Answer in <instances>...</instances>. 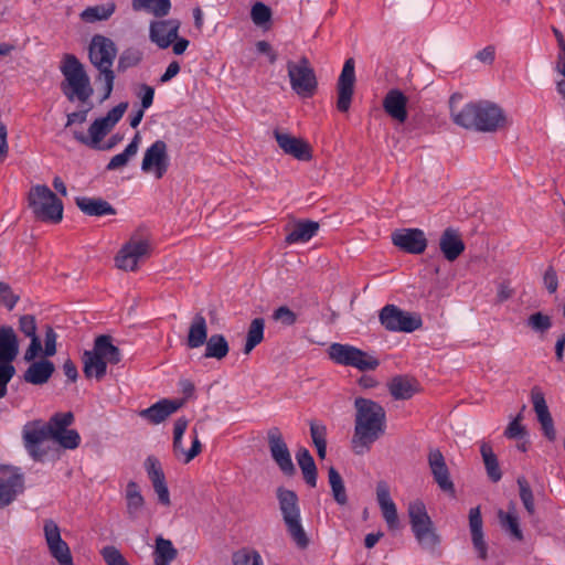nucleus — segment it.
Returning a JSON list of instances; mask_svg holds the SVG:
<instances>
[{"label": "nucleus", "mask_w": 565, "mask_h": 565, "mask_svg": "<svg viewBox=\"0 0 565 565\" xmlns=\"http://www.w3.org/2000/svg\"><path fill=\"white\" fill-rule=\"evenodd\" d=\"M273 319L281 322L284 326L289 327L296 323L297 315L287 306H281L274 311Z\"/></svg>", "instance_id": "61"}, {"label": "nucleus", "mask_w": 565, "mask_h": 565, "mask_svg": "<svg viewBox=\"0 0 565 565\" xmlns=\"http://www.w3.org/2000/svg\"><path fill=\"white\" fill-rule=\"evenodd\" d=\"M328 477L335 502L340 505H344L348 502V495L342 477L334 467L329 468Z\"/></svg>", "instance_id": "48"}, {"label": "nucleus", "mask_w": 565, "mask_h": 565, "mask_svg": "<svg viewBox=\"0 0 565 565\" xmlns=\"http://www.w3.org/2000/svg\"><path fill=\"white\" fill-rule=\"evenodd\" d=\"M328 354L334 363L352 366L362 372L373 371L380 365L377 358L350 344L332 343Z\"/></svg>", "instance_id": "10"}, {"label": "nucleus", "mask_w": 565, "mask_h": 565, "mask_svg": "<svg viewBox=\"0 0 565 565\" xmlns=\"http://www.w3.org/2000/svg\"><path fill=\"white\" fill-rule=\"evenodd\" d=\"M141 60L142 53L137 49L129 47L120 54L117 70L118 72H125L126 70L138 65Z\"/></svg>", "instance_id": "54"}, {"label": "nucleus", "mask_w": 565, "mask_h": 565, "mask_svg": "<svg viewBox=\"0 0 565 565\" xmlns=\"http://www.w3.org/2000/svg\"><path fill=\"white\" fill-rule=\"evenodd\" d=\"M19 354V340L10 326L0 327V398L8 392V383L15 374L12 364Z\"/></svg>", "instance_id": "9"}, {"label": "nucleus", "mask_w": 565, "mask_h": 565, "mask_svg": "<svg viewBox=\"0 0 565 565\" xmlns=\"http://www.w3.org/2000/svg\"><path fill=\"white\" fill-rule=\"evenodd\" d=\"M76 206L87 216H105L115 215L116 209L102 198L77 196L75 198Z\"/></svg>", "instance_id": "33"}, {"label": "nucleus", "mask_w": 565, "mask_h": 565, "mask_svg": "<svg viewBox=\"0 0 565 565\" xmlns=\"http://www.w3.org/2000/svg\"><path fill=\"white\" fill-rule=\"evenodd\" d=\"M36 319L33 315H23L20 317L19 330L31 340L24 352V360L26 362L35 360L42 352V342L36 334Z\"/></svg>", "instance_id": "28"}, {"label": "nucleus", "mask_w": 565, "mask_h": 565, "mask_svg": "<svg viewBox=\"0 0 565 565\" xmlns=\"http://www.w3.org/2000/svg\"><path fill=\"white\" fill-rule=\"evenodd\" d=\"M65 82L62 84V90L70 102L75 98L82 103L87 102L94 93L83 64L73 54H66L60 66Z\"/></svg>", "instance_id": "6"}, {"label": "nucleus", "mask_w": 565, "mask_h": 565, "mask_svg": "<svg viewBox=\"0 0 565 565\" xmlns=\"http://www.w3.org/2000/svg\"><path fill=\"white\" fill-rule=\"evenodd\" d=\"M115 72L114 71H104L103 73H98L96 81L103 82V90L104 94L100 98V103L108 99L111 95V92L114 89V83H115Z\"/></svg>", "instance_id": "59"}, {"label": "nucleus", "mask_w": 565, "mask_h": 565, "mask_svg": "<svg viewBox=\"0 0 565 565\" xmlns=\"http://www.w3.org/2000/svg\"><path fill=\"white\" fill-rule=\"evenodd\" d=\"M296 458L302 471L306 483L312 488L316 487L317 466L310 451L307 448H300L296 454Z\"/></svg>", "instance_id": "39"}, {"label": "nucleus", "mask_w": 565, "mask_h": 565, "mask_svg": "<svg viewBox=\"0 0 565 565\" xmlns=\"http://www.w3.org/2000/svg\"><path fill=\"white\" fill-rule=\"evenodd\" d=\"M205 344L204 358L206 359H224L230 352V345L223 334L215 333L207 338Z\"/></svg>", "instance_id": "42"}, {"label": "nucleus", "mask_w": 565, "mask_h": 565, "mask_svg": "<svg viewBox=\"0 0 565 565\" xmlns=\"http://www.w3.org/2000/svg\"><path fill=\"white\" fill-rule=\"evenodd\" d=\"M102 555L107 565H130L115 546H105Z\"/></svg>", "instance_id": "58"}, {"label": "nucleus", "mask_w": 565, "mask_h": 565, "mask_svg": "<svg viewBox=\"0 0 565 565\" xmlns=\"http://www.w3.org/2000/svg\"><path fill=\"white\" fill-rule=\"evenodd\" d=\"M407 103L405 94L397 89H390L383 98V108L385 113L398 122H405L407 119Z\"/></svg>", "instance_id": "29"}, {"label": "nucleus", "mask_w": 565, "mask_h": 565, "mask_svg": "<svg viewBox=\"0 0 565 565\" xmlns=\"http://www.w3.org/2000/svg\"><path fill=\"white\" fill-rule=\"evenodd\" d=\"M74 423L72 412L55 413L47 423L41 419L28 422L22 428V441L29 456L34 461H43L49 454V447L44 444L63 434Z\"/></svg>", "instance_id": "3"}, {"label": "nucleus", "mask_w": 565, "mask_h": 565, "mask_svg": "<svg viewBox=\"0 0 565 565\" xmlns=\"http://www.w3.org/2000/svg\"><path fill=\"white\" fill-rule=\"evenodd\" d=\"M43 532L51 556L60 565H74L71 550L62 539L57 523L52 519L44 520Z\"/></svg>", "instance_id": "16"}, {"label": "nucleus", "mask_w": 565, "mask_h": 565, "mask_svg": "<svg viewBox=\"0 0 565 565\" xmlns=\"http://www.w3.org/2000/svg\"><path fill=\"white\" fill-rule=\"evenodd\" d=\"M117 55V46L115 42L104 35L96 34L92 38L88 47V57L90 63L98 70L113 71V64Z\"/></svg>", "instance_id": "14"}, {"label": "nucleus", "mask_w": 565, "mask_h": 565, "mask_svg": "<svg viewBox=\"0 0 565 565\" xmlns=\"http://www.w3.org/2000/svg\"><path fill=\"white\" fill-rule=\"evenodd\" d=\"M439 248L448 262H455L465 250V243L454 227H447L440 235Z\"/></svg>", "instance_id": "30"}, {"label": "nucleus", "mask_w": 565, "mask_h": 565, "mask_svg": "<svg viewBox=\"0 0 565 565\" xmlns=\"http://www.w3.org/2000/svg\"><path fill=\"white\" fill-rule=\"evenodd\" d=\"M192 445L189 450H184L182 445V438L179 437L175 439V436H173V454L177 458L182 459L184 463H189L191 460H193L201 451H202V444L199 439L198 431L195 428L192 430Z\"/></svg>", "instance_id": "40"}, {"label": "nucleus", "mask_w": 565, "mask_h": 565, "mask_svg": "<svg viewBox=\"0 0 565 565\" xmlns=\"http://www.w3.org/2000/svg\"><path fill=\"white\" fill-rule=\"evenodd\" d=\"M31 364L23 373V380L26 383L33 385H43L49 382L53 373L55 372V365L47 359H41L39 361H30Z\"/></svg>", "instance_id": "32"}, {"label": "nucleus", "mask_w": 565, "mask_h": 565, "mask_svg": "<svg viewBox=\"0 0 565 565\" xmlns=\"http://www.w3.org/2000/svg\"><path fill=\"white\" fill-rule=\"evenodd\" d=\"M355 79L354 60L350 57L344 62L337 83V108L341 113H347L350 109Z\"/></svg>", "instance_id": "18"}, {"label": "nucleus", "mask_w": 565, "mask_h": 565, "mask_svg": "<svg viewBox=\"0 0 565 565\" xmlns=\"http://www.w3.org/2000/svg\"><path fill=\"white\" fill-rule=\"evenodd\" d=\"M376 499L388 529H398L399 520L396 505L391 499L390 490L385 482H379L376 488Z\"/></svg>", "instance_id": "31"}, {"label": "nucleus", "mask_w": 565, "mask_h": 565, "mask_svg": "<svg viewBox=\"0 0 565 565\" xmlns=\"http://www.w3.org/2000/svg\"><path fill=\"white\" fill-rule=\"evenodd\" d=\"M169 168L168 146L163 140H156L145 151L141 162L143 172L153 171L157 179H161Z\"/></svg>", "instance_id": "19"}, {"label": "nucleus", "mask_w": 565, "mask_h": 565, "mask_svg": "<svg viewBox=\"0 0 565 565\" xmlns=\"http://www.w3.org/2000/svg\"><path fill=\"white\" fill-rule=\"evenodd\" d=\"M460 99L459 94L451 95L449 99L450 116L457 126L479 132H494L504 126V113L497 104L478 100L459 108L457 102Z\"/></svg>", "instance_id": "2"}, {"label": "nucleus", "mask_w": 565, "mask_h": 565, "mask_svg": "<svg viewBox=\"0 0 565 565\" xmlns=\"http://www.w3.org/2000/svg\"><path fill=\"white\" fill-rule=\"evenodd\" d=\"M143 466L153 490L158 495V502L164 507H169L171 504L170 492L159 459L154 456H148Z\"/></svg>", "instance_id": "22"}, {"label": "nucleus", "mask_w": 565, "mask_h": 565, "mask_svg": "<svg viewBox=\"0 0 565 565\" xmlns=\"http://www.w3.org/2000/svg\"><path fill=\"white\" fill-rule=\"evenodd\" d=\"M128 108V103L122 102L119 103L117 106L111 108L106 116L102 117L103 119H106V122L114 128L116 124L122 118L125 111Z\"/></svg>", "instance_id": "62"}, {"label": "nucleus", "mask_w": 565, "mask_h": 565, "mask_svg": "<svg viewBox=\"0 0 565 565\" xmlns=\"http://www.w3.org/2000/svg\"><path fill=\"white\" fill-rule=\"evenodd\" d=\"M427 460L434 481L440 490L455 494V484L450 479L449 469L441 451L438 448L430 449Z\"/></svg>", "instance_id": "23"}, {"label": "nucleus", "mask_w": 565, "mask_h": 565, "mask_svg": "<svg viewBox=\"0 0 565 565\" xmlns=\"http://www.w3.org/2000/svg\"><path fill=\"white\" fill-rule=\"evenodd\" d=\"M207 340V323L202 313H196L189 327L186 347L196 349L202 347Z\"/></svg>", "instance_id": "36"}, {"label": "nucleus", "mask_w": 565, "mask_h": 565, "mask_svg": "<svg viewBox=\"0 0 565 565\" xmlns=\"http://www.w3.org/2000/svg\"><path fill=\"white\" fill-rule=\"evenodd\" d=\"M520 499L530 515L535 513V504L532 489L524 477H519L518 480Z\"/></svg>", "instance_id": "53"}, {"label": "nucleus", "mask_w": 565, "mask_h": 565, "mask_svg": "<svg viewBox=\"0 0 565 565\" xmlns=\"http://www.w3.org/2000/svg\"><path fill=\"white\" fill-rule=\"evenodd\" d=\"M44 331V349L42 348L41 354L45 358H51L56 354L57 334L50 324H45Z\"/></svg>", "instance_id": "57"}, {"label": "nucleus", "mask_w": 565, "mask_h": 565, "mask_svg": "<svg viewBox=\"0 0 565 565\" xmlns=\"http://www.w3.org/2000/svg\"><path fill=\"white\" fill-rule=\"evenodd\" d=\"M20 297L14 295L11 287L0 281V305H3L8 310H12Z\"/></svg>", "instance_id": "60"}, {"label": "nucleus", "mask_w": 565, "mask_h": 565, "mask_svg": "<svg viewBox=\"0 0 565 565\" xmlns=\"http://www.w3.org/2000/svg\"><path fill=\"white\" fill-rule=\"evenodd\" d=\"M267 440L273 460L276 462L284 475L289 477L292 476L296 472V468L280 429L278 427H271L267 431Z\"/></svg>", "instance_id": "17"}, {"label": "nucleus", "mask_w": 565, "mask_h": 565, "mask_svg": "<svg viewBox=\"0 0 565 565\" xmlns=\"http://www.w3.org/2000/svg\"><path fill=\"white\" fill-rule=\"evenodd\" d=\"M276 498L288 535L298 548H307L310 540L301 522V510L298 494L292 490L278 487L276 489Z\"/></svg>", "instance_id": "5"}, {"label": "nucleus", "mask_w": 565, "mask_h": 565, "mask_svg": "<svg viewBox=\"0 0 565 565\" xmlns=\"http://www.w3.org/2000/svg\"><path fill=\"white\" fill-rule=\"evenodd\" d=\"M183 399L163 398L138 414L151 425H159L183 406Z\"/></svg>", "instance_id": "26"}, {"label": "nucleus", "mask_w": 565, "mask_h": 565, "mask_svg": "<svg viewBox=\"0 0 565 565\" xmlns=\"http://www.w3.org/2000/svg\"><path fill=\"white\" fill-rule=\"evenodd\" d=\"M178 555L170 540L158 536L153 552L154 565H169Z\"/></svg>", "instance_id": "44"}, {"label": "nucleus", "mask_w": 565, "mask_h": 565, "mask_svg": "<svg viewBox=\"0 0 565 565\" xmlns=\"http://www.w3.org/2000/svg\"><path fill=\"white\" fill-rule=\"evenodd\" d=\"M274 136L279 148L286 154L292 156L300 161H309L311 159L312 156L310 146L301 138L294 137L279 130H275Z\"/></svg>", "instance_id": "25"}, {"label": "nucleus", "mask_w": 565, "mask_h": 565, "mask_svg": "<svg viewBox=\"0 0 565 565\" xmlns=\"http://www.w3.org/2000/svg\"><path fill=\"white\" fill-rule=\"evenodd\" d=\"M482 518L479 507L471 508L469 511V527L471 532V541L475 550L478 552V556L481 559H486L488 556V546L484 542L482 531Z\"/></svg>", "instance_id": "34"}, {"label": "nucleus", "mask_w": 565, "mask_h": 565, "mask_svg": "<svg viewBox=\"0 0 565 565\" xmlns=\"http://www.w3.org/2000/svg\"><path fill=\"white\" fill-rule=\"evenodd\" d=\"M310 435L313 445L327 444V427L323 424L310 422Z\"/></svg>", "instance_id": "63"}, {"label": "nucleus", "mask_w": 565, "mask_h": 565, "mask_svg": "<svg viewBox=\"0 0 565 565\" xmlns=\"http://www.w3.org/2000/svg\"><path fill=\"white\" fill-rule=\"evenodd\" d=\"M145 505L139 486L135 481H129L126 486V508L130 520H137Z\"/></svg>", "instance_id": "37"}, {"label": "nucleus", "mask_w": 565, "mask_h": 565, "mask_svg": "<svg viewBox=\"0 0 565 565\" xmlns=\"http://www.w3.org/2000/svg\"><path fill=\"white\" fill-rule=\"evenodd\" d=\"M287 72L292 90L303 97H312L318 87L313 67L308 57L301 56L298 62L288 61Z\"/></svg>", "instance_id": "11"}, {"label": "nucleus", "mask_w": 565, "mask_h": 565, "mask_svg": "<svg viewBox=\"0 0 565 565\" xmlns=\"http://www.w3.org/2000/svg\"><path fill=\"white\" fill-rule=\"evenodd\" d=\"M143 466L153 490L158 495V502L164 507H169L171 504L170 492L159 459L154 456H148Z\"/></svg>", "instance_id": "21"}, {"label": "nucleus", "mask_w": 565, "mask_h": 565, "mask_svg": "<svg viewBox=\"0 0 565 565\" xmlns=\"http://www.w3.org/2000/svg\"><path fill=\"white\" fill-rule=\"evenodd\" d=\"M526 326L532 331L544 334L552 328V318L548 315L537 311L529 316Z\"/></svg>", "instance_id": "51"}, {"label": "nucleus", "mask_w": 565, "mask_h": 565, "mask_svg": "<svg viewBox=\"0 0 565 565\" xmlns=\"http://www.w3.org/2000/svg\"><path fill=\"white\" fill-rule=\"evenodd\" d=\"M408 516L412 531L420 547L428 552H434L440 542L436 533L433 521L427 513L423 501L415 500L408 504Z\"/></svg>", "instance_id": "7"}, {"label": "nucleus", "mask_w": 565, "mask_h": 565, "mask_svg": "<svg viewBox=\"0 0 565 565\" xmlns=\"http://www.w3.org/2000/svg\"><path fill=\"white\" fill-rule=\"evenodd\" d=\"M392 242L408 254H422L427 247V238L419 228H401L392 233Z\"/></svg>", "instance_id": "20"}, {"label": "nucleus", "mask_w": 565, "mask_h": 565, "mask_svg": "<svg viewBox=\"0 0 565 565\" xmlns=\"http://www.w3.org/2000/svg\"><path fill=\"white\" fill-rule=\"evenodd\" d=\"M531 401L539 422L552 417L545 401L544 393L539 386H534L531 390Z\"/></svg>", "instance_id": "50"}, {"label": "nucleus", "mask_w": 565, "mask_h": 565, "mask_svg": "<svg viewBox=\"0 0 565 565\" xmlns=\"http://www.w3.org/2000/svg\"><path fill=\"white\" fill-rule=\"evenodd\" d=\"M29 206L39 221L55 224L63 218V203L46 185L38 184L30 190Z\"/></svg>", "instance_id": "8"}, {"label": "nucleus", "mask_w": 565, "mask_h": 565, "mask_svg": "<svg viewBox=\"0 0 565 565\" xmlns=\"http://www.w3.org/2000/svg\"><path fill=\"white\" fill-rule=\"evenodd\" d=\"M140 142V136L139 134H136L132 140L128 143V146L125 148V150L116 156H114L108 164L106 166V169L108 171H114L117 169H120L129 162V159L137 154L138 148Z\"/></svg>", "instance_id": "45"}, {"label": "nucleus", "mask_w": 565, "mask_h": 565, "mask_svg": "<svg viewBox=\"0 0 565 565\" xmlns=\"http://www.w3.org/2000/svg\"><path fill=\"white\" fill-rule=\"evenodd\" d=\"M120 361V350L111 343V337L98 335L93 349L84 351L82 355L84 375L100 381L107 373V364L115 365Z\"/></svg>", "instance_id": "4"}, {"label": "nucleus", "mask_w": 565, "mask_h": 565, "mask_svg": "<svg viewBox=\"0 0 565 565\" xmlns=\"http://www.w3.org/2000/svg\"><path fill=\"white\" fill-rule=\"evenodd\" d=\"M131 8L134 11H146L157 18H163L171 10L170 0H132Z\"/></svg>", "instance_id": "38"}, {"label": "nucleus", "mask_w": 565, "mask_h": 565, "mask_svg": "<svg viewBox=\"0 0 565 565\" xmlns=\"http://www.w3.org/2000/svg\"><path fill=\"white\" fill-rule=\"evenodd\" d=\"M264 328L265 321L263 318H255L254 320H252L247 331L246 342L244 347L245 354H249L252 350L263 341Z\"/></svg>", "instance_id": "47"}, {"label": "nucleus", "mask_w": 565, "mask_h": 565, "mask_svg": "<svg viewBox=\"0 0 565 565\" xmlns=\"http://www.w3.org/2000/svg\"><path fill=\"white\" fill-rule=\"evenodd\" d=\"M24 490V476L20 468L0 465V509L10 505Z\"/></svg>", "instance_id": "13"}, {"label": "nucleus", "mask_w": 565, "mask_h": 565, "mask_svg": "<svg viewBox=\"0 0 565 565\" xmlns=\"http://www.w3.org/2000/svg\"><path fill=\"white\" fill-rule=\"evenodd\" d=\"M250 18L254 24L260 26L271 19V10L263 2H256L250 10Z\"/></svg>", "instance_id": "56"}, {"label": "nucleus", "mask_w": 565, "mask_h": 565, "mask_svg": "<svg viewBox=\"0 0 565 565\" xmlns=\"http://www.w3.org/2000/svg\"><path fill=\"white\" fill-rule=\"evenodd\" d=\"M318 230V222L300 220L294 224L285 241L288 244L306 243L317 234Z\"/></svg>", "instance_id": "35"}, {"label": "nucleus", "mask_w": 565, "mask_h": 565, "mask_svg": "<svg viewBox=\"0 0 565 565\" xmlns=\"http://www.w3.org/2000/svg\"><path fill=\"white\" fill-rule=\"evenodd\" d=\"M388 391L395 399H408L416 393V383L405 376H395L388 383Z\"/></svg>", "instance_id": "43"}, {"label": "nucleus", "mask_w": 565, "mask_h": 565, "mask_svg": "<svg viewBox=\"0 0 565 565\" xmlns=\"http://www.w3.org/2000/svg\"><path fill=\"white\" fill-rule=\"evenodd\" d=\"M233 565H263L260 554L256 550L241 548L232 556Z\"/></svg>", "instance_id": "52"}, {"label": "nucleus", "mask_w": 565, "mask_h": 565, "mask_svg": "<svg viewBox=\"0 0 565 565\" xmlns=\"http://www.w3.org/2000/svg\"><path fill=\"white\" fill-rule=\"evenodd\" d=\"M381 324L391 332H413L423 324L419 315L399 309L395 305L384 306L379 315Z\"/></svg>", "instance_id": "12"}, {"label": "nucleus", "mask_w": 565, "mask_h": 565, "mask_svg": "<svg viewBox=\"0 0 565 565\" xmlns=\"http://www.w3.org/2000/svg\"><path fill=\"white\" fill-rule=\"evenodd\" d=\"M524 435V427L520 423V416L514 418L505 428L504 436L510 439L521 438Z\"/></svg>", "instance_id": "64"}, {"label": "nucleus", "mask_w": 565, "mask_h": 565, "mask_svg": "<svg viewBox=\"0 0 565 565\" xmlns=\"http://www.w3.org/2000/svg\"><path fill=\"white\" fill-rule=\"evenodd\" d=\"M113 130V128L106 122V119L102 117L96 118L88 128V135L83 131H73V137L79 143L90 149H102V140Z\"/></svg>", "instance_id": "27"}, {"label": "nucleus", "mask_w": 565, "mask_h": 565, "mask_svg": "<svg viewBox=\"0 0 565 565\" xmlns=\"http://www.w3.org/2000/svg\"><path fill=\"white\" fill-rule=\"evenodd\" d=\"M53 441L64 449H75L81 444V436L75 429H67L63 434L56 436Z\"/></svg>", "instance_id": "55"}, {"label": "nucleus", "mask_w": 565, "mask_h": 565, "mask_svg": "<svg viewBox=\"0 0 565 565\" xmlns=\"http://www.w3.org/2000/svg\"><path fill=\"white\" fill-rule=\"evenodd\" d=\"M499 519L502 526L510 533V535L516 541L523 540V533L520 529L519 518L512 512L499 511Z\"/></svg>", "instance_id": "49"}, {"label": "nucleus", "mask_w": 565, "mask_h": 565, "mask_svg": "<svg viewBox=\"0 0 565 565\" xmlns=\"http://www.w3.org/2000/svg\"><path fill=\"white\" fill-rule=\"evenodd\" d=\"M116 10L115 2H107L94 7L86 8L82 13L81 18L89 23L109 19Z\"/></svg>", "instance_id": "46"}, {"label": "nucleus", "mask_w": 565, "mask_h": 565, "mask_svg": "<svg viewBox=\"0 0 565 565\" xmlns=\"http://www.w3.org/2000/svg\"><path fill=\"white\" fill-rule=\"evenodd\" d=\"M355 419L352 436V449L356 455H364L385 433L386 412L375 401L356 397L354 399Z\"/></svg>", "instance_id": "1"}, {"label": "nucleus", "mask_w": 565, "mask_h": 565, "mask_svg": "<svg viewBox=\"0 0 565 565\" xmlns=\"http://www.w3.org/2000/svg\"><path fill=\"white\" fill-rule=\"evenodd\" d=\"M180 21L177 19L153 21L150 23L149 38L160 49H168L178 38Z\"/></svg>", "instance_id": "24"}, {"label": "nucleus", "mask_w": 565, "mask_h": 565, "mask_svg": "<svg viewBox=\"0 0 565 565\" xmlns=\"http://www.w3.org/2000/svg\"><path fill=\"white\" fill-rule=\"evenodd\" d=\"M480 454L486 467L487 475L492 482H498L502 478L497 455L493 452L489 443L482 441L480 445Z\"/></svg>", "instance_id": "41"}, {"label": "nucleus", "mask_w": 565, "mask_h": 565, "mask_svg": "<svg viewBox=\"0 0 565 565\" xmlns=\"http://www.w3.org/2000/svg\"><path fill=\"white\" fill-rule=\"evenodd\" d=\"M149 254V239L134 235L118 252L115 258L116 266L119 269L134 271L138 267V262Z\"/></svg>", "instance_id": "15"}]
</instances>
